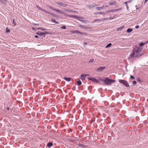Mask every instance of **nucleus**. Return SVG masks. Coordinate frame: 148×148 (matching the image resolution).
<instances>
[{
    "instance_id": "nucleus-1",
    "label": "nucleus",
    "mask_w": 148,
    "mask_h": 148,
    "mask_svg": "<svg viewBox=\"0 0 148 148\" xmlns=\"http://www.w3.org/2000/svg\"><path fill=\"white\" fill-rule=\"evenodd\" d=\"M99 80L102 82H105V84L107 85H109L112 83H114L115 82V81L114 80L111 79L106 77L105 79H100Z\"/></svg>"
},
{
    "instance_id": "nucleus-2",
    "label": "nucleus",
    "mask_w": 148,
    "mask_h": 148,
    "mask_svg": "<svg viewBox=\"0 0 148 148\" xmlns=\"http://www.w3.org/2000/svg\"><path fill=\"white\" fill-rule=\"evenodd\" d=\"M119 82L120 83H122L126 87H129V84H128V83L126 81L123 80H119Z\"/></svg>"
},
{
    "instance_id": "nucleus-3",
    "label": "nucleus",
    "mask_w": 148,
    "mask_h": 148,
    "mask_svg": "<svg viewBox=\"0 0 148 148\" xmlns=\"http://www.w3.org/2000/svg\"><path fill=\"white\" fill-rule=\"evenodd\" d=\"M89 80H90L93 82L98 83L99 82L98 80L94 77H89L88 78Z\"/></svg>"
},
{
    "instance_id": "nucleus-4",
    "label": "nucleus",
    "mask_w": 148,
    "mask_h": 148,
    "mask_svg": "<svg viewBox=\"0 0 148 148\" xmlns=\"http://www.w3.org/2000/svg\"><path fill=\"white\" fill-rule=\"evenodd\" d=\"M81 18H82L81 17H80L79 18H78V19H77V20L79 21H80L82 22L83 23H87L89 22V21H86V20H82L81 19Z\"/></svg>"
},
{
    "instance_id": "nucleus-5",
    "label": "nucleus",
    "mask_w": 148,
    "mask_h": 148,
    "mask_svg": "<svg viewBox=\"0 0 148 148\" xmlns=\"http://www.w3.org/2000/svg\"><path fill=\"white\" fill-rule=\"evenodd\" d=\"M108 7V6L107 5H103L101 7H97L96 9L97 10H99L101 9H102L104 8H106Z\"/></svg>"
},
{
    "instance_id": "nucleus-6",
    "label": "nucleus",
    "mask_w": 148,
    "mask_h": 148,
    "mask_svg": "<svg viewBox=\"0 0 148 148\" xmlns=\"http://www.w3.org/2000/svg\"><path fill=\"white\" fill-rule=\"evenodd\" d=\"M56 3L59 5L60 6H62V7H65L66 6V5L65 4H64L62 3H60L59 2H57Z\"/></svg>"
},
{
    "instance_id": "nucleus-7",
    "label": "nucleus",
    "mask_w": 148,
    "mask_h": 148,
    "mask_svg": "<svg viewBox=\"0 0 148 148\" xmlns=\"http://www.w3.org/2000/svg\"><path fill=\"white\" fill-rule=\"evenodd\" d=\"M69 16L70 17L73 18L77 19H78V18H80V17L75 15H69Z\"/></svg>"
},
{
    "instance_id": "nucleus-8",
    "label": "nucleus",
    "mask_w": 148,
    "mask_h": 148,
    "mask_svg": "<svg viewBox=\"0 0 148 148\" xmlns=\"http://www.w3.org/2000/svg\"><path fill=\"white\" fill-rule=\"evenodd\" d=\"M41 10H42V11L46 13L49 14L53 16H54V15H53V14L51 12H47V11H46V10H45L44 9H42Z\"/></svg>"
},
{
    "instance_id": "nucleus-9",
    "label": "nucleus",
    "mask_w": 148,
    "mask_h": 148,
    "mask_svg": "<svg viewBox=\"0 0 148 148\" xmlns=\"http://www.w3.org/2000/svg\"><path fill=\"white\" fill-rule=\"evenodd\" d=\"M86 75L84 74H82L80 77H79V78L82 80L84 79L86 77Z\"/></svg>"
},
{
    "instance_id": "nucleus-10",
    "label": "nucleus",
    "mask_w": 148,
    "mask_h": 148,
    "mask_svg": "<svg viewBox=\"0 0 148 148\" xmlns=\"http://www.w3.org/2000/svg\"><path fill=\"white\" fill-rule=\"evenodd\" d=\"M105 69V67H100L98 68L97 70V71L99 72Z\"/></svg>"
},
{
    "instance_id": "nucleus-11",
    "label": "nucleus",
    "mask_w": 148,
    "mask_h": 148,
    "mask_svg": "<svg viewBox=\"0 0 148 148\" xmlns=\"http://www.w3.org/2000/svg\"><path fill=\"white\" fill-rule=\"evenodd\" d=\"M112 0H111L109 2V4L110 5H115V2L113 1H112Z\"/></svg>"
},
{
    "instance_id": "nucleus-12",
    "label": "nucleus",
    "mask_w": 148,
    "mask_h": 148,
    "mask_svg": "<svg viewBox=\"0 0 148 148\" xmlns=\"http://www.w3.org/2000/svg\"><path fill=\"white\" fill-rule=\"evenodd\" d=\"M97 5H90L88 6L87 7H88L89 9H91L92 8L95 7Z\"/></svg>"
},
{
    "instance_id": "nucleus-13",
    "label": "nucleus",
    "mask_w": 148,
    "mask_h": 148,
    "mask_svg": "<svg viewBox=\"0 0 148 148\" xmlns=\"http://www.w3.org/2000/svg\"><path fill=\"white\" fill-rule=\"evenodd\" d=\"M135 54V53L134 52H133L130 55L129 57V59H131L133 57H134Z\"/></svg>"
},
{
    "instance_id": "nucleus-14",
    "label": "nucleus",
    "mask_w": 148,
    "mask_h": 148,
    "mask_svg": "<svg viewBox=\"0 0 148 148\" xmlns=\"http://www.w3.org/2000/svg\"><path fill=\"white\" fill-rule=\"evenodd\" d=\"M64 79L68 82H70L71 79V78H68L66 77H64Z\"/></svg>"
},
{
    "instance_id": "nucleus-15",
    "label": "nucleus",
    "mask_w": 148,
    "mask_h": 148,
    "mask_svg": "<svg viewBox=\"0 0 148 148\" xmlns=\"http://www.w3.org/2000/svg\"><path fill=\"white\" fill-rule=\"evenodd\" d=\"M106 19H107V18H102V19H95V21H104L105 20H106Z\"/></svg>"
},
{
    "instance_id": "nucleus-16",
    "label": "nucleus",
    "mask_w": 148,
    "mask_h": 148,
    "mask_svg": "<svg viewBox=\"0 0 148 148\" xmlns=\"http://www.w3.org/2000/svg\"><path fill=\"white\" fill-rule=\"evenodd\" d=\"M54 11H56L57 12H59L61 14H62L63 13V12L61 10L59 9H57L56 8H55V9L54 10Z\"/></svg>"
},
{
    "instance_id": "nucleus-17",
    "label": "nucleus",
    "mask_w": 148,
    "mask_h": 148,
    "mask_svg": "<svg viewBox=\"0 0 148 148\" xmlns=\"http://www.w3.org/2000/svg\"><path fill=\"white\" fill-rule=\"evenodd\" d=\"M121 10V9H114L112 10H110V12H116V11H118L119 10Z\"/></svg>"
},
{
    "instance_id": "nucleus-18",
    "label": "nucleus",
    "mask_w": 148,
    "mask_h": 148,
    "mask_svg": "<svg viewBox=\"0 0 148 148\" xmlns=\"http://www.w3.org/2000/svg\"><path fill=\"white\" fill-rule=\"evenodd\" d=\"M143 53L141 54H138L136 55L135 57L136 58H139L140 56H141L143 55Z\"/></svg>"
},
{
    "instance_id": "nucleus-19",
    "label": "nucleus",
    "mask_w": 148,
    "mask_h": 148,
    "mask_svg": "<svg viewBox=\"0 0 148 148\" xmlns=\"http://www.w3.org/2000/svg\"><path fill=\"white\" fill-rule=\"evenodd\" d=\"M141 49L139 48H138L137 50L136 51V53H138V52L141 51Z\"/></svg>"
},
{
    "instance_id": "nucleus-20",
    "label": "nucleus",
    "mask_w": 148,
    "mask_h": 148,
    "mask_svg": "<svg viewBox=\"0 0 148 148\" xmlns=\"http://www.w3.org/2000/svg\"><path fill=\"white\" fill-rule=\"evenodd\" d=\"M75 32H76V34H86L83 32H82L79 31H75Z\"/></svg>"
},
{
    "instance_id": "nucleus-21",
    "label": "nucleus",
    "mask_w": 148,
    "mask_h": 148,
    "mask_svg": "<svg viewBox=\"0 0 148 148\" xmlns=\"http://www.w3.org/2000/svg\"><path fill=\"white\" fill-rule=\"evenodd\" d=\"M133 30L131 28H128L127 30V33H130L132 32Z\"/></svg>"
},
{
    "instance_id": "nucleus-22",
    "label": "nucleus",
    "mask_w": 148,
    "mask_h": 148,
    "mask_svg": "<svg viewBox=\"0 0 148 148\" xmlns=\"http://www.w3.org/2000/svg\"><path fill=\"white\" fill-rule=\"evenodd\" d=\"M52 145V143L51 142L47 144V146L49 147H51Z\"/></svg>"
},
{
    "instance_id": "nucleus-23",
    "label": "nucleus",
    "mask_w": 148,
    "mask_h": 148,
    "mask_svg": "<svg viewBox=\"0 0 148 148\" xmlns=\"http://www.w3.org/2000/svg\"><path fill=\"white\" fill-rule=\"evenodd\" d=\"M77 84L78 86H80L82 84V82L80 80H79L77 82Z\"/></svg>"
},
{
    "instance_id": "nucleus-24",
    "label": "nucleus",
    "mask_w": 148,
    "mask_h": 148,
    "mask_svg": "<svg viewBox=\"0 0 148 148\" xmlns=\"http://www.w3.org/2000/svg\"><path fill=\"white\" fill-rule=\"evenodd\" d=\"M124 26H122L121 27H119L118 28L117 30L118 31H121L124 28Z\"/></svg>"
},
{
    "instance_id": "nucleus-25",
    "label": "nucleus",
    "mask_w": 148,
    "mask_h": 148,
    "mask_svg": "<svg viewBox=\"0 0 148 148\" xmlns=\"http://www.w3.org/2000/svg\"><path fill=\"white\" fill-rule=\"evenodd\" d=\"M42 32H39L36 33V34L40 36H42Z\"/></svg>"
},
{
    "instance_id": "nucleus-26",
    "label": "nucleus",
    "mask_w": 148,
    "mask_h": 148,
    "mask_svg": "<svg viewBox=\"0 0 148 148\" xmlns=\"http://www.w3.org/2000/svg\"><path fill=\"white\" fill-rule=\"evenodd\" d=\"M112 45V44L111 43H110L108 44L106 47V48H108L110 47Z\"/></svg>"
},
{
    "instance_id": "nucleus-27",
    "label": "nucleus",
    "mask_w": 148,
    "mask_h": 148,
    "mask_svg": "<svg viewBox=\"0 0 148 148\" xmlns=\"http://www.w3.org/2000/svg\"><path fill=\"white\" fill-rule=\"evenodd\" d=\"M95 14H105V13L103 12H97V13H95Z\"/></svg>"
},
{
    "instance_id": "nucleus-28",
    "label": "nucleus",
    "mask_w": 148,
    "mask_h": 148,
    "mask_svg": "<svg viewBox=\"0 0 148 148\" xmlns=\"http://www.w3.org/2000/svg\"><path fill=\"white\" fill-rule=\"evenodd\" d=\"M6 32L8 33H9L10 32V30L9 29H8V27L6 28Z\"/></svg>"
},
{
    "instance_id": "nucleus-29",
    "label": "nucleus",
    "mask_w": 148,
    "mask_h": 148,
    "mask_svg": "<svg viewBox=\"0 0 148 148\" xmlns=\"http://www.w3.org/2000/svg\"><path fill=\"white\" fill-rule=\"evenodd\" d=\"M79 27H80V28H85L86 27H84L83 25H79Z\"/></svg>"
},
{
    "instance_id": "nucleus-30",
    "label": "nucleus",
    "mask_w": 148,
    "mask_h": 148,
    "mask_svg": "<svg viewBox=\"0 0 148 148\" xmlns=\"http://www.w3.org/2000/svg\"><path fill=\"white\" fill-rule=\"evenodd\" d=\"M137 83V82L136 81H134L132 82V84H133V85L134 86H135V85Z\"/></svg>"
},
{
    "instance_id": "nucleus-31",
    "label": "nucleus",
    "mask_w": 148,
    "mask_h": 148,
    "mask_svg": "<svg viewBox=\"0 0 148 148\" xmlns=\"http://www.w3.org/2000/svg\"><path fill=\"white\" fill-rule=\"evenodd\" d=\"M145 43H144V42H141L140 43V44H139V45L140 46H143V45H145Z\"/></svg>"
},
{
    "instance_id": "nucleus-32",
    "label": "nucleus",
    "mask_w": 148,
    "mask_h": 148,
    "mask_svg": "<svg viewBox=\"0 0 148 148\" xmlns=\"http://www.w3.org/2000/svg\"><path fill=\"white\" fill-rule=\"evenodd\" d=\"M48 34V32H42V36H43L44 35H45L46 34Z\"/></svg>"
},
{
    "instance_id": "nucleus-33",
    "label": "nucleus",
    "mask_w": 148,
    "mask_h": 148,
    "mask_svg": "<svg viewBox=\"0 0 148 148\" xmlns=\"http://www.w3.org/2000/svg\"><path fill=\"white\" fill-rule=\"evenodd\" d=\"M51 21L52 22H53L55 23H57V22L56 21V20L55 19H53V18L52 19Z\"/></svg>"
},
{
    "instance_id": "nucleus-34",
    "label": "nucleus",
    "mask_w": 148,
    "mask_h": 148,
    "mask_svg": "<svg viewBox=\"0 0 148 148\" xmlns=\"http://www.w3.org/2000/svg\"><path fill=\"white\" fill-rule=\"evenodd\" d=\"M94 61V59H91L89 61V62L90 63H91L93 61Z\"/></svg>"
},
{
    "instance_id": "nucleus-35",
    "label": "nucleus",
    "mask_w": 148,
    "mask_h": 148,
    "mask_svg": "<svg viewBox=\"0 0 148 148\" xmlns=\"http://www.w3.org/2000/svg\"><path fill=\"white\" fill-rule=\"evenodd\" d=\"M48 7H49V8L50 9H51V10H54L55 9V8H53V7H51V6H48Z\"/></svg>"
},
{
    "instance_id": "nucleus-36",
    "label": "nucleus",
    "mask_w": 148,
    "mask_h": 148,
    "mask_svg": "<svg viewBox=\"0 0 148 148\" xmlns=\"http://www.w3.org/2000/svg\"><path fill=\"white\" fill-rule=\"evenodd\" d=\"M130 78L132 79H135V77L132 76V75H131L130 76Z\"/></svg>"
},
{
    "instance_id": "nucleus-37",
    "label": "nucleus",
    "mask_w": 148,
    "mask_h": 148,
    "mask_svg": "<svg viewBox=\"0 0 148 148\" xmlns=\"http://www.w3.org/2000/svg\"><path fill=\"white\" fill-rule=\"evenodd\" d=\"M61 28L65 29H66V27L65 26H63L62 27H61Z\"/></svg>"
},
{
    "instance_id": "nucleus-38",
    "label": "nucleus",
    "mask_w": 148,
    "mask_h": 148,
    "mask_svg": "<svg viewBox=\"0 0 148 148\" xmlns=\"http://www.w3.org/2000/svg\"><path fill=\"white\" fill-rule=\"evenodd\" d=\"M13 23L14 24V25H16V22H15V20L14 19H13Z\"/></svg>"
},
{
    "instance_id": "nucleus-39",
    "label": "nucleus",
    "mask_w": 148,
    "mask_h": 148,
    "mask_svg": "<svg viewBox=\"0 0 148 148\" xmlns=\"http://www.w3.org/2000/svg\"><path fill=\"white\" fill-rule=\"evenodd\" d=\"M36 6L39 9H40L41 10L42 9V8L41 7L39 6Z\"/></svg>"
},
{
    "instance_id": "nucleus-40",
    "label": "nucleus",
    "mask_w": 148,
    "mask_h": 148,
    "mask_svg": "<svg viewBox=\"0 0 148 148\" xmlns=\"http://www.w3.org/2000/svg\"><path fill=\"white\" fill-rule=\"evenodd\" d=\"M137 81L138 82H141V80H140V79L139 78H138L137 79Z\"/></svg>"
},
{
    "instance_id": "nucleus-41",
    "label": "nucleus",
    "mask_w": 148,
    "mask_h": 148,
    "mask_svg": "<svg viewBox=\"0 0 148 148\" xmlns=\"http://www.w3.org/2000/svg\"><path fill=\"white\" fill-rule=\"evenodd\" d=\"M139 25H136L135 26V28L137 29L139 27Z\"/></svg>"
},
{
    "instance_id": "nucleus-42",
    "label": "nucleus",
    "mask_w": 148,
    "mask_h": 148,
    "mask_svg": "<svg viewBox=\"0 0 148 148\" xmlns=\"http://www.w3.org/2000/svg\"><path fill=\"white\" fill-rule=\"evenodd\" d=\"M34 37L36 38H39L38 36L37 35L34 36Z\"/></svg>"
},
{
    "instance_id": "nucleus-43",
    "label": "nucleus",
    "mask_w": 148,
    "mask_h": 148,
    "mask_svg": "<svg viewBox=\"0 0 148 148\" xmlns=\"http://www.w3.org/2000/svg\"><path fill=\"white\" fill-rule=\"evenodd\" d=\"M132 1V0H130L129 1H127L128 3H130Z\"/></svg>"
},
{
    "instance_id": "nucleus-44",
    "label": "nucleus",
    "mask_w": 148,
    "mask_h": 148,
    "mask_svg": "<svg viewBox=\"0 0 148 148\" xmlns=\"http://www.w3.org/2000/svg\"><path fill=\"white\" fill-rule=\"evenodd\" d=\"M126 7H127V9L128 10V9H129V7H128V6L127 5V4H126Z\"/></svg>"
},
{
    "instance_id": "nucleus-45",
    "label": "nucleus",
    "mask_w": 148,
    "mask_h": 148,
    "mask_svg": "<svg viewBox=\"0 0 148 148\" xmlns=\"http://www.w3.org/2000/svg\"><path fill=\"white\" fill-rule=\"evenodd\" d=\"M127 3H128L127 1L125 2H124V3H125L126 4H126H127Z\"/></svg>"
},
{
    "instance_id": "nucleus-46",
    "label": "nucleus",
    "mask_w": 148,
    "mask_h": 148,
    "mask_svg": "<svg viewBox=\"0 0 148 148\" xmlns=\"http://www.w3.org/2000/svg\"><path fill=\"white\" fill-rule=\"evenodd\" d=\"M148 1V0H146L145 1V3L147 2Z\"/></svg>"
},
{
    "instance_id": "nucleus-47",
    "label": "nucleus",
    "mask_w": 148,
    "mask_h": 148,
    "mask_svg": "<svg viewBox=\"0 0 148 148\" xmlns=\"http://www.w3.org/2000/svg\"><path fill=\"white\" fill-rule=\"evenodd\" d=\"M41 30H45L46 29H44L43 28H41Z\"/></svg>"
},
{
    "instance_id": "nucleus-48",
    "label": "nucleus",
    "mask_w": 148,
    "mask_h": 148,
    "mask_svg": "<svg viewBox=\"0 0 148 148\" xmlns=\"http://www.w3.org/2000/svg\"><path fill=\"white\" fill-rule=\"evenodd\" d=\"M145 44H147V43H148V41H147V42H145Z\"/></svg>"
},
{
    "instance_id": "nucleus-49",
    "label": "nucleus",
    "mask_w": 148,
    "mask_h": 148,
    "mask_svg": "<svg viewBox=\"0 0 148 148\" xmlns=\"http://www.w3.org/2000/svg\"><path fill=\"white\" fill-rule=\"evenodd\" d=\"M84 45H86V44H87V43L86 42H84Z\"/></svg>"
},
{
    "instance_id": "nucleus-50",
    "label": "nucleus",
    "mask_w": 148,
    "mask_h": 148,
    "mask_svg": "<svg viewBox=\"0 0 148 148\" xmlns=\"http://www.w3.org/2000/svg\"><path fill=\"white\" fill-rule=\"evenodd\" d=\"M9 107H8V108H7V110H9Z\"/></svg>"
},
{
    "instance_id": "nucleus-51",
    "label": "nucleus",
    "mask_w": 148,
    "mask_h": 148,
    "mask_svg": "<svg viewBox=\"0 0 148 148\" xmlns=\"http://www.w3.org/2000/svg\"><path fill=\"white\" fill-rule=\"evenodd\" d=\"M110 12V11H108L107 12Z\"/></svg>"
},
{
    "instance_id": "nucleus-52",
    "label": "nucleus",
    "mask_w": 148,
    "mask_h": 148,
    "mask_svg": "<svg viewBox=\"0 0 148 148\" xmlns=\"http://www.w3.org/2000/svg\"><path fill=\"white\" fill-rule=\"evenodd\" d=\"M86 75V76H89V75H88V74Z\"/></svg>"
},
{
    "instance_id": "nucleus-53",
    "label": "nucleus",
    "mask_w": 148,
    "mask_h": 148,
    "mask_svg": "<svg viewBox=\"0 0 148 148\" xmlns=\"http://www.w3.org/2000/svg\"><path fill=\"white\" fill-rule=\"evenodd\" d=\"M135 7H136L137 8V5H136Z\"/></svg>"
}]
</instances>
